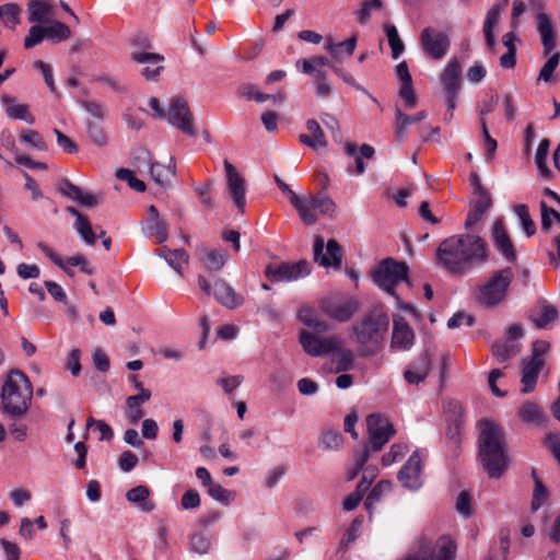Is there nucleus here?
Masks as SVG:
<instances>
[{"label":"nucleus","instance_id":"338daca9","mask_svg":"<svg viewBox=\"0 0 560 560\" xmlns=\"http://www.w3.org/2000/svg\"><path fill=\"white\" fill-rule=\"evenodd\" d=\"M240 93L248 100H254L257 103H264L272 97L269 94L259 92L254 84L249 83L242 85L240 89Z\"/></svg>","mask_w":560,"mask_h":560},{"label":"nucleus","instance_id":"aec40b11","mask_svg":"<svg viewBox=\"0 0 560 560\" xmlns=\"http://www.w3.org/2000/svg\"><path fill=\"white\" fill-rule=\"evenodd\" d=\"M536 26L541 38L544 55H550L557 47V34L555 25L545 12H538L536 15Z\"/></svg>","mask_w":560,"mask_h":560},{"label":"nucleus","instance_id":"7ed1b4c3","mask_svg":"<svg viewBox=\"0 0 560 560\" xmlns=\"http://www.w3.org/2000/svg\"><path fill=\"white\" fill-rule=\"evenodd\" d=\"M388 325V315L381 308H373L353 326V336L363 355H373L380 350Z\"/></svg>","mask_w":560,"mask_h":560},{"label":"nucleus","instance_id":"6e6d98bb","mask_svg":"<svg viewBox=\"0 0 560 560\" xmlns=\"http://www.w3.org/2000/svg\"><path fill=\"white\" fill-rule=\"evenodd\" d=\"M21 141L30 144L32 148L39 150V151H46L47 150V143L45 142L42 135L32 129H24L21 132L20 136Z\"/></svg>","mask_w":560,"mask_h":560},{"label":"nucleus","instance_id":"c9c22d12","mask_svg":"<svg viewBox=\"0 0 560 560\" xmlns=\"http://www.w3.org/2000/svg\"><path fill=\"white\" fill-rule=\"evenodd\" d=\"M151 398L150 390H142L137 395L129 396L126 400L127 411L126 416L131 423H137L143 416L144 412L141 406Z\"/></svg>","mask_w":560,"mask_h":560},{"label":"nucleus","instance_id":"412c9836","mask_svg":"<svg viewBox=\"0 0 560 560\" xmlns=\"http://www.w3.org/2000/svg\"><path fill=\"white\" fill-rule=\"evenodd\" d=\"M415 341V332L406 319L401 316H394L392 347L399 350H408Z\"/></svg>","mask_w":560,"mask_h":560},{"label":"nucleus","instance_id":"39448f33","mask_svg":"<svg viewBox=\"0 0 560 560\" xmlns=\"http://www.w3.org/2000/svg\"><path fill=\"white\" fill-rule=\"evenodd\" d=\"M408 271L409 267L406 262L387 257L377 265L373 273V279L382 290L396 298L400 308L411 312L413 311L412 306L401 303L395 292V288L399 283H409Z\"/></svg>","mask_w":560,"mask_h":560},{"label":"nucleus","instance_id":"a19ab883","mask_svg":"<svg viewBox=\"0 0 560 560\" xmlns=\"http://www.w3.org/2000/svg\"><path fill=\"white\" fill-rule=\"evenodd\" d=\"M513 212L518 220V224L527 237L536 232V225L529 215L528 207L524 203H518L513 207Z\"/></svg>","mask_w":560,"mask_h":560},{"label":"nucleus","instance_id":"1a4fd4ad","mask_svg":"<svg viewBox=\"0 0 560 560\" xmlns=\"http://www.w3.org/2000/svg\"><path fill=\"white\" fill-rule=\"evenodd\" d=\"M165 118L173 127L180 130L183 133L189 137L196 136L194 116L188 102L184 97L174 96L170 100Z\"/></svg>","mask_w":560,"mask_h":560},{"label":"nucleus","instance_id":"69168bd1","mask_svg":"<svg viewBox=\"0 0 560 560\" xmlns=\"http://www.w3.org/2000/svg\"><path fill=\"white\" fill-rule=\"evenodd\" d=\"M190 545L192 551L205 555L210 550L211 541L206 534L198 533L191 537Z\"/></svg>","mask_w":560,"mask_h":560},{"label":"nucleus","instance_id":"a211bd4d","mask_svg":"<svg viewBox=\"0 0 560 560\" xmlns=\"http://www.w3.org/2000/svg\"><path fill=\"white\" fill-rule=\"evenodd\" d=\"M310 273V264L301 260L294 264H281L276 269L268 266L266 275L276 281H291Z\"/></svg>","mask_w":560,"mask_h":560},{"label":"nucleus","instance_id":"2eb2a0df","mask_svg":"<svg viewBox=\"0 0 560 560\" xmlns=\"http://www.w3.org/2000/svg\"><path fill=\"white\" fill-rule=\"evenodd\" d=\"M423 460L418 451L413 452L407 463L398 471V480L402 487L417 490L422 486Z\"/></svg>","mask_w":560,"mask_h":560},{"label":"nucleus","instance_id":"774afa93","mask_svg":"<svg viewBox=\"0 0 560 560\" xmlns=\"http://www.w3.org/2000/svg\"><path fill=\"white\" fill-rule=\"evenodd\" d=\"M86 127L89 137L96 145L104 147L107 143L105 131L100 125L89 121Z\"/></svg>","mask_w":560,"mask_h":560},{"label":"nucleus","instance_id":"864d4df0","mask_svg":"<svg viewBox=\"0 0 560 560\" xmlns=\"http://www.w3.org/2000/svg\"><path fill=\"white\" fill-rule=\"evenodd\" d=\"M491 237L495 245H512L503 218H498L491 228Z\"/></svg>","mask_w":560,"mask_h":560},{"label":"nucleus","instance_id":"9d476101","mask_svg":"<svg viewBox=\"0 0 560 560\" xmlns=\"http://www.w3.org/2000/svg\"><path fill=\"white\" fill-rule=\"evenodd\" d=\"M420 45L430 59L441 60L451 48V39L445 32L434 27H425L420 34Z\"/></svg>","mask_w":560,"mask_h":560},{"label":"nucleus","instance_id":"37998d69","mask_svg":"<svg viewBox=\"0 0 560 560\" xmlns=\"http://www.w3.org/2000/svg\"><path fill=\"white\" fill-rule=\"evenodd\" d=\"M67 211L77 218L75 229L83 238V241H85L88 244L94 243L96 235L93 232L89 221L83 215H81V213L77 209L72 207H69Z\"/></svg>","mask_w":560,"mask_h":560},{"label":"nucleus","instance_id":"13d9d810","mask_svg":"<svg viewBox=\"0 0 560 560\" xmlns=\"http://www.w3.org/2000/svg\"><path fill=\"white\" fill-rule=\"evenodd\" d=\"M549 145L550 142L548 139H542L537 148L535 155V163L541 175L547 176L549 174V170L547 167L546 161L549 154Z\"/></svg>","mask_w":560,"mask_h":560},{"label":"nucleus","instance_id":"473e14b6","mask_svg":"<svg viewBox=\"0 0 560 560\" xmlns=\"http://www.w3.org/2000/svg\"><path fill=\"white\" fill-rule=\"evenodd\" d=\"M431 362L428 355L420 357L404 372V377L409 384H419L429 375Z\"/></svg>","mask_w":560,"mask_h":560},{"label":"nucleus","instance_id":"bb28decb","mask_svg":"<svg viewBox=\"0 0 560 560\" xmlns=\"http://www.w3.org/2000/svg\"><path fill=\"white\" fill-rule=\"evenodd\" d=\"M142 231L148 236H154L160 243L166 241L165 228L160 221L158 209L154 206H150L148 209V217L143 221Z\"/></svg>","mask_w":560,"mask_h":560},{"label":"nucleus","instance_id":"bf43d9fd","mask_svg":"<svg viewBox=\"0 0 560 560\" xmlns=\"http://www.w3.org/2000/svg\"><path fill=\"white\" fill-rule=\"evenodd\" d=\"M342 435L338 431L327 430L322 434L319 447L324 450H337L342 445Z\"/></svg>","mask_w":560,"mask_h":560},{"label":"nucleus","instance_id":"4d7b16f0","mask_svg":"<svg viewBox=\"0 0 560 560\" xmlns=\"http://www.w3.org/2000/svg\"><path fill=\"white\" fill-rule=\"evenodd\" d=\"M336 354L334 357V361L336 362V372H346L352 369L353 366V354L349 349H340V347L335 350Z\"/></svg>","mask_w":560,"mask_h":560},{"label":"nucleus","instance_id":"b1692460","mask_svg":"<svg viewBox=\"0 0 560 560\" xmlns=\"http://www.w3.org/2000/svg\"><path fill=\"white\" fill-rule=\"evenodd\" d=\"M462 65L456 57L452 58L441 73L440 80L445 93L459 92Z\"/></svg>","mask_w":560,"mask_h":560},{"label":"nucleus","instance_id":"ddd939ff","mask_svg":"<svg viewBox=\"0 0 560 560\" xmlns=\"http://www.w3.org/2000/svg\"><path fill=\"white\" fill-rule=\"evenodd\" d=\"M370 443L374 452H378L395 434L393 424L380 415H370L366 419Z\"/></svg>","mask_w":560,"mask_h":560},{"label":"nucleus","instance_id":"c85d7f7f","mask_svg":"<svg viewBox=\"0 0 560 560\" xmlns=\"http://www.w3.org/2000/svg\"><path fill=\"white\" fill-rule=\"evenodd\" d=\"M59 191L67 198L79 202L85 207H94L97 201L96 198L89 192H84L80 187L73 185L67 179L59 184Z\"/></svg>","mask_w":560,"mask_h":560},{"label":"nucleus","instance_id":"5fc2aeb1","mask_svg":"<svg viewBox=\"0 0 560 560\" xmlns=\"http://www.w3.org/2000/svg\"><path fill=\"white\" fill-rule=\"evenodd\" d=\"M532 476L535 481L532 500V510L537 511L541 506V504L548 499V492L541 480L537 478L535 470L532 471Z\"/></svg>","mask_w":560,"mask_h":560},{"label":"nucleus","instance_id":"f704fd0d","mask_svg":"<svg viewBox=\"0 0 560 560\" xmlns=\"http://www.w3.org/2000/svg\"><path fill=\"white\" fill-rule=\"evenodd\" d=\"M1 102L5 106V113L10 118L20 119L30 125L35 122V117L30 113L27 105L15 103L14 98L8 95L2 96Z\"/></svg>","mask_w":560,"mask_h":560},{"label":"nucleus","instance_id":"9b49d317","mask_svg":"<svg viewBox=\"0 0 560 560\" xmlns=\"http://www.w3.org/2000/svg\"><path fill=\"white\" fill-rule=\"evenodd\" d=\"M319 307L329 318L345 323L359 311V302L353 298H328L322 300Z\"/></svg>","mask_w":560,"mask_h":560},{"label":"nucleus","instance_id":"49530a36","mask_svg":"<svg viewBox=\"0 0 560 560\" xmlns=\"http://www.w3.org/2000/svg\"><path fill=\"white\" fill-rule=\"evenodd\" d=\"M518 416L528 423L541 424L545 421V415L540 407L532 401H526L520 409Z\"/></svg>","mask_w":560,"mask_h":560},{"label":"nucleus","instance_id":"6ab92c4d","mask_svg":"<svg viewBox=\"0 0 560 560\" xmlns=\"http://www.w3.org/2000/svg\"><path fill=\"white\" fill-rule=\"evenodd\" d=\"M131 60L144 66L143 69L141 70V74L147 80H154L158 75H160L161 71L164 69L162 66L164 57L160 54L133 51L131 54Z\"/></svg>","mask_w":560,"mask_h":560},{"label":"nucleus","instance_id":"ea45409f","mask_svg":"<svg viewBox=\"0 0 560 560\" xmlns=\"http://www.w3.org/2000/svg\"><path fill=\"white\" fill-rule=\"evenodd\" d=\"M175 161L173 158H171L170 164L167 166H164L156 162L152 163L150 166V174L155 183L164 185L166 182L170 180L171 177L175 175Z\"/></svg>","mask_w":560,"mask_h":560},{"label":"nucleus","instance_id":"423d86ee","mask_svg":"<svg viewBox=\"0 0 560 560\" xmlns=\"http://www.w3.org/2000/svg\"><path fill=\"white\" fill-rule=\"evenodd\" d=\"M514 273L510 267L497 270L477 289L476 301L486 307L501 304L508 296Z\"/></svg>","mask_w":560,"mask_h":560},{"label":"nucleus","instance_id":"f257e3e1","mask_svg":"<svg viewBox=\"0 0 560 560\" xmlns=\"http://www.w3.org/2000/svg\"><path fill=\"white\" fill-rule=\"evenodd\" d=\"M479 458L490 478H500L508 467L503 428L490 420L479 422Z\"/></svg>","mask_w":560,"mask_h":560},{"label":"nucleus","instance_id":"dca6fc26","mask_svg":"<svg viewBox=\"0 0 560 560\" xmlns=\"http://www.w3.org/2000/svg\"><path fill=\"white\" fill-rule=\"evenodd\" d=\"M528 318L538 329L550 328L559 318L558 308L546 299H538L528 312Z\"/></svg>","mask_w":560,"mask_h":560},{"label":"nucleus","instance_id":"a18cd8bd","mask_svg":"<svg viewBox=\"0 0 560 560\" xmlns=\"http://www.w3.org/2000/svg\"><path fill=\"white\" fill-rule=\"evenodd\" d=\"M383 8L382 0H363L361 2V7L353 12L357 22L360 25H365L374 11L381 10Z\"/></svg>","mask_w":560,"mask_h":560},{"label":"nucleus","instance_id":"5701e85b","mask_svg":"<svg viewBox=\"0 0 560 560\" xmlns=\"http://www.w3.org/2000/svg\"><path fill=\"white\" fill-rule=\"evenodd\" d=\"M197 256L208 271L220 270L228 259L223 247H199Z\"/></svg>","mask_w":560,"mask_h":560},{"label":"nucleus","instance_id":"603ef678","mask_svg":"<svg viewBox=\"0 0 560 560\" xmlns=\"http://www.w3.org/2000/svg\"><path fill=\"white\" fill-rule=\"evenodd\" d=\"M20 8L14 3H8L0 8V27L13 28L19 24Z\"/></svg>","mask_w":560,"mask_h":560},{"label":"nucleus","instance_id":"f03ea898","mask_svg":"<svg viewBox=\"0 0 560 560\" xmlns=\"http://www.w3.org/2000/svg\"><path fill=\"white\" fill-rule=\"evenodd\" d=\"M33 386L28 377L19 370H12L1 388L3 413L12 419L24 417L32 402Z\"/></svg>","mask_w":560,"mask_h":560},{"label":"nucleus","instance_id":"e433bc0d","mask_svg":"<svg viewBox=\"0 0 560 560\" xmlns=\"http://www.w3.org/2000/svg\"><path fill=\"white\" fill-rule=\"evenodd\" d=\"M357 37L352 36L343 42L334 43L331 39H328L325 49L331 55V57L336 61H342L343 55L351 56L355 49Z\"/></svg>","mask_w":560,"mask_h":560},{"label":"nucleus","instance_id":"393cba45","mask_svg":"<svg viewBox=\"0 0 560 560\" xmlns=\"http://www.w3.org/2000/svg\"><path fill=\"white\" fill-rule=\"evenodd\" d=\"M508 4V0H503L502 3H497L492 5L487 12L485 23H483V34L486 44L490 49H493L495 46L494 38V28L499 22L501 13L504 11Z\"/></svg>","mask_w":560,"mask_h":560},{"label":"nucleus","instance_id":"8fccbe9b","mask_svg":"<svg viewBox=\"0 0 560 560\" xmlns=\"http://www.w3.org/2000/svg\"><path fill=\"white\" fill-rule=\"evenodd\" d=\"M492 354L500 361L504 362L514 355H516L520 351V348L514 342L509 341H495L491 347Z\"/></svg>","mask_w":560,"mask_h":560},{"label":"nucleus","instance_id":"a878e982","mask_svg":"<svg viewBox=\"0 0 560 560\" xmlns=\"http://www.w3.org/2000/svg\"><path fill=\"white\" fill-rule=\"evenodd\" d=\"M155 254L162 257L178 273H182L183 266L189 260V254L184 247H156Z\"/></svg>","mask_w":560,"mask_h":560},{"label":"nucleus","instance_id":"052dcab7","mask_svg":"<svg viewBox=\"0 0 560 560\" xmlns=\"http://www.w3.org/2000/svg\"><path fill=\"white\" fill-rule=\"evenodd\" d=\"M369 457H370V448L368 445H365L362 448V451H360L354 456V466L348 470V479L349 480H352L358 476V474L363 469Z\"/></svg>","mask_w":560,"mask_h":560},{"label":"nucleus","instance_id":"de8ad7c7","mask_svg":"<svg viewBox=\"0 0 560 560\" xmlns=\"http://www.w3.org/2000/svg\"><path fill=\"white\" fill-rule=\"evenodd\" d=\"M384 32L386 34L389 47L392 49V57L394 59H398L405 50V45L399 37L396 26L392 23H385Z\"/></svg>","mask_w":560,"mask_h":560},{"label":"nucleus","instance_id":"f3484780","mask_svg":"<svg viewBox=\"0 0 560 560\" xmlns=\"http://www.w3.org/2000/svg\"><path fill=\"white\" fill-rule=\"evenodd\" d=\"M224 170L228 179V188L230 196L233 199L237 209L244 211V208L246 206L245 180L237 173L235 166L231 164L228 160L224 161Z\"/></svg>","mask_w":560,"mask_h":560},{"label":"nucleus","instance_id":"72a5a7b5","mask_svg":"<svg viewBox=\"0 0 560 560\" xmlns=\"http://www.w3.org/2000/svg\"><path fill=\"white\" fill-rule=\"evenodd\" d=\"M306 129L310 132V135H300L299 137L300 141L303 144L314 150H318L327 145L325 135L319 124L315 119H308L306 121Z\"/></svg>","mask_w":560,"mask_h":560},{"label":"nucleus","instance_id":"4be33fe9","mask_svg":"<svg viewBox=\"0 0 560 560\" xmlns=\"http://www.w3.org/2000/svg\"><path fill=\"white\" fill-rule=\"evenodd\" d=\"M46 255L51 259V261L60 267L68 275H72L69 266L71 267H80L81 271L86 275H93L94 268L90 266L83 255H74L69 257L67 260H63L57 253H55L50 247H44Z\"/></svg>","mask_w":560,"mask_h":560},{"label":"nucleus","instance_id":"e2e57ef3","mask_svg":"<svg viewBox=\"0 0 560 560\" xmlns=\"http://www.w3.org/2000/svg\"><path fill=\"white\" fill-rule=\"evenodd\" d=\"M362 523H363L362 517H355L351 522L350 526L348 527V529L346 530V533L343 534V536L341 538V541H340L341 548L347 547L348 545H350L358 538V533L362 526Z\"/></svg>","mask_w":560,"mask_h":560},{"label":"nucleus","instance_id":"2f4dec72","mask_svg":"<svg viewBox=\"0 0 560 560\" xmlns=\"http://www.w3.org/2000/svg\"><path fill=\"white\" fill-rule=\"evenodd\" d=\"M544 364L537 363L530 360H524L523 361V369H522V388L521 392L523 394H529L532 393L537 384L538 375L542 369Z\"/></svg>","mask_w":560,"mask_h":560},{"label":"nucleus","instance_id":"7c9ffc66","mask_svg":"<svg viewBox=\"0 0 560 560\" xmlns=\"http://www.w3.org/2000/svg\"><path fill=\"white\" fill-rule=\"evenodd\" d=\"M342 247H314V260L323 267L340 268Z\"/></svg>","mask_w":560,"mask_h":560},{"label":"nucleus","instance_id":"79ce46f5","mask_svg":"<svg viewBox=\"0 0 560 560\" xmlns=\"http://www.w3.org/2000/svg\"><path fill=\"white\" fill-rule=\"evenodd\" d=\"M393 483L389 480H381L371 492L368 494L366 500L364 502V506L366 511L372 514V509L374 504L380 502L383 495L389 493L392 491Z\"/></svg>","mask_w":560,"mask_h":560},{"label":"nucleus","instance_id":"680f3d73","mask_svg":"<svg viewBox=\"0 0 560 560\" xmlns=\"http://www.w3.org/2000/svg\"><path fill=\"white\" fill-rule=\"evenodd\" d=\"M560 61V54H552L540 69L538 80L548 82Z\"/></svg>","mask_w":560,"mask_h":560},{"label":"nucleus","instance_id":"58836bf2","mask_svg":"<svg viewBox=\"0 0 560 560\" xmlns=\"http://www.w3.org/2000/svg\"><path fill=\"white\" fill-rule=\"evenodd\" d=\"M415 124L411 115L405 114L401 108L396 106L395 108V122H394V132L398 142H404L407 133L408 127Z\"/></svg>","mask_w":560,"mask_h":560},{"label":"nucleus","instance_id":"0eeeda50","mask_svg":"<svg viewBox=\"0 0 560 560\" xmlns=\"http://www.w3.org/2000/svg\"><path fill=\"white\" fill-rule=\"evenodd\" d=\"M300 220L305 225H313L317 221V215L334 218L337 212L336 203L326 195L317 194L301 197L300 203L295 207Z\"/></svg>","mask_w":560,"mask_h":560},{"label":"nucleus","instance_id":"f8f14e48","mask_svg":"<svg viewBox=\"0 0 560 560\" xmlns=\"http://www.w3.org/2000/svg\"><path fill=\"white\" fill-rule=\"evenodd\" d=\"M492 207L490 195L485 190L481 184L474 190V199L470 201L469 211L465 221V228L468 233H474L486 213Z\"/></svg>","mask_w":560,"mask_h":560},{"label":"nucleus","instance_id":"0e129e2a","mask_svg":"<svg viewBox=\"0 0 560 560\" xmlns=\"http://www.w3.org/2000/svg\"><path fill=\"white\" fill-rule=\"evenodd\" d=\"M46 38V33L44 26L34 25L30 28L28 35L24 40V46L26 49L33 48L34 46L40 44Z\"/></svg>","mask_w":560,"mask_h":560},{"label":"nucleus","instance_id":"3c124183","mask_svg":"<svg viewBox=\"0 0 560 560\" xmlns=\"http://www.w3.org/2000/svg\"><path fill=\"white\" fill-rule=\"evenodd\" d=\"M299 319L307 327L313 328L319 332L328 330V325L318 319L315 312L311 307H303L299 312Z\"/></svg>","mask_w":560,"mask_h":560},{"label":"nucleus","instance_id":"4468645a","mask_svg":"<svg viewBox=\"0 0 560 560\" xmlns=\"http://www.w3.org/2000/svg\"><path fill=\"white\" fill-rule=\"evenodd\" d=\"M300 343L303 350L312 357H323L335 352L341 346V340L337 337L319 338L313 332L302 330L300 334Z\"/></svg>","mask_w":560,"mask_h":560},{"label":"nucleus","instance_id":"cd10ccee","mask_svg":"<svg viewBox=\"0 0 560 560\" xmlns=\"http://www.w3.org/2000/svg\"><path fill=\"white\" fill-rule=\"evenodd\" d=\"M213 295L219 303L229 308H235L243 303V298L222 280L215 281Z\"/></svg>","mask_w":560,"mask_h":560},{"label":"nucleus","instance_id":"4c0bfd02","mask_svg":"<svg viewBox=\"0 0 560 560\" xmlns=\"http://www.w3.org/2000/svg\"><path fill=\"white\" fill-rule=\"evenodd\" d=\"M150 497V489L147 486H137L131 488L127 493L126 498L129 502L139 504L143 512H151L154 510L155 504L148 501Z\"/></svg>","mask_w":560,"mask_h":560},{"label":"nucleus","instance_id":"c03bdc74","mask_svg":"<svg viewBox=\"0 0 560 560\" xmlns=\"http://www.w3.org/2000/svg\"><path fill=\"white\" fill-rule=\"evenodd\" d=\"M296 68L301 70L305 74H313L314 70L323 69L324 67H329L332 70V65L327 57L315 56L310 59H300L296 61Z\"/></svg>","mask_w":560,"mask_h":560},{"label":"nucleus","instance_id":"09e8293b","mask_svg":"<svg viewBox=\"0 0 560 560\" xmlns=\"http://www.w3.org/2000/svg\"><path fill=\"white\" fill-rule=\"evenodd\" d=\"M46 39L52 43H60L68 39L71 35L70 28L62 22L54 21L49 25L44 26Z\"/></svg>","mask_w":560,"mask_h":560},{"label":"nucleus","instance_id":"c756f323","mask_svg":"<svg viewBox=\"0 0 560 560\" xmlns=\"http://www.w3.org/2000/svg\"><path fill=\"white\" fill-rule=\"evenodd\" d=\"M54 16V5L49 0H31L28 2V21L47 23Z\"/></svg>","mask_w":560,"mask_h":560},{"label":"nucleus","instance_id":"20e7f679","mask_svg":"<svg viewBox=\"0 0 560 560\" xmlns=\"http://www.w3.org/2000/svg\"><path fill=\"white\" fill-rule=\"evenodd\" d=\"M487 247H438L436 258L447 272L464 275L486 261Z\"/></svg>","mask_w":560,"mask_h":560},{"label":"nucleus","instance_id":"6e6552de","mask_svg":"<svg viewBox=\"0 0 560 560\" xmlns=\"http://www.w3.org/2000/svg\"><path fill=\"white\" fill-rule=\"evenodd\" d=\"M456 545L447 536L440 537L434 544L423 539L419 549L404 560H455Z\"/></svg>","mask_w":560,"mask_h":560}]
</instances>
